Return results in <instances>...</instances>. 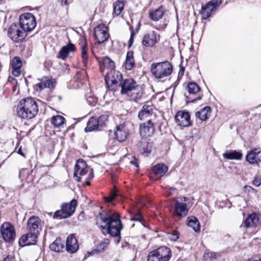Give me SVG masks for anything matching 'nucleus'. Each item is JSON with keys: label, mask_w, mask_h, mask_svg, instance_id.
<instances>
[{"label": "nucleus", "mask_w": 261, "mask_h": 261, "mask_svg": "<svg viewBox=\"0 0 261 261\" xmlns=\"http://www.w3.org/2000/svg\"><path fill=\"white\" fill-rule=\"evenodd\" d=\"M153 106L150 102H147L138 114V117L141 120L146 122L156 121V115L154 112Z\"/></svg>", "instance_id": "obj_11"}, {"label": "nucleus", "mask_w": 261, "mask_h": 261, "mask_svg": "<svg viewBox=\"0 0 261 261\" xmlns=\"http://www.w3.org/2000/svg\"><path fill=\"white\" fill-rule=\"evenodd\" d=\"M20 27L26 33L32 31L36 25V19L30 13L22 14L19 17Z\"/></svg>", "instance_id": "obj_10"}, {"label": "nucleus", "mask_w": 261, "mask_h": 261, "mask_svg": "<svg viewBox=\"0 0 261 261\" xmlns=\"http://www.w3.org/2000/svg\"><path fill=\"white\" fill-rule=\"evenodd\" d=\"M174 119L177 124L180 126L188 127L192 124L190 114L187 112L178 111L176 114Z\"/></svg>", "instance_id": "obj_15"}, {"label": "nucleus", "mask_w": 261, "mask_h": 261, "mask_svg": "<svg viewBox=\"0 0 261 261\" xmlns=\"http://www.w3.org/2000/svg\"><path fill=\"white\" fill-rule=\"evenodd\" d=\"M18 116L22 119H31L36 116L38 112L36 101L31 97L21 99L17 106Z\"/></svg>", "instance_id": "obj_3"}, {"label": "nucleus", "mask_w": 261, "mask_h": 261, "mask_svg": "<svg viewBox=\"0 0 261 261\" xmlns=\"http://www.w3.org/2000/svg\"><path fill=\"white\" fill-rule=\"evenodd\" d=\"M1 232L3 239L7 242H12L15 239V230L10 223H3L1 227Z\"/></svg>", "instance_id": "obj_12"}, {"label": "nucleus", "mask_w": 261, "mask_h": 261, "mask_svg": "<svg viewBox=\"0 0 261 261\" xmlns=\"http://www.w3.org/2000/svg\"><path fill=\"white\" fill-rule=\"evenodd\" d=\"M171 256L170 249L165 246L160 247L149 252L147 261H168Z\"/></svg>", "instance_id": "obj_7"}, {"label": "nucleus", "mask_w": 261, "mask_h": 261, "mask_svg": "<svg viewBox=\"0 0 261 261\" xmlns=\"http://www.w3.org/2000/svg\"><path fill=\"white\" fill-rule=\"evenodd\" d=\"M133 40H134V37L130 36L129 40V46H130L132 44V43L133 42Z\"/></svg>", "instance_id": "obj_55"}, {"label": "nucleus", "mask_w": 261, "mask_h": 261, "mask_svg": "<svg viewBox=\"0 0 261 261\" xmlns=\"http://www.w3.org/2000/svg\"><path fill=\"white\" fill-rule=\"evenodd\" d=\"M211 113V109L210 107L206 106L201 111L196 113L195 116L202 121H205L208 119Z\"/></svg>", "instance_id": "obj_28"}, {"label": "nucleus", "mask_w": 261, "mask_h": 261, "mask_svg": "<svg viewBox=\"0 0 261 261\" xmlns=\"http://www.w3.org/2000/svg\"><path fill=\"white\" fill-rule=\"evenodd\" d=\"M82 215H83V213H81L80 214V216H81Z\"/></svg>", "instance_id": "obj_59"}, {"label": "nucleus", "mask_w": 261, "mask_h": 261, "mask_svg": "<svg viewBox=\"0 0 261 261\" xmlns=\"http://www.w3.org/2000/svg\"><path fill=\"white\" fill-rule=\"evenodd\" d=\"M188 225L192 227L196 232H199L200 230V225L197 218L194 216L189 217L187 219Z\"/></svg>", "instance_id": "obj_30"}, {"label": "nucleus", "mask_w": 261, "mask_h": 261, "mask_svg": "<svg viewBox=\"0 0 261 261\" xmlns=\"http://www.w3.org/2000/svg\"><path fill=\"white\" fill-rule=\"evenodd\" d=\"M216 10V6L214 5L213 2H208L204 7H202L201 14L203 19L208 18L211 13Z\"/></svg>", "instance_id": "obj_22"}, {"label": "nucleus", "mask_w": 261, "mask_h": 261, "mask_svg": "<svg viewBox=\"0 0 261 261\" xmlns=\"http://www.w3.org/2000/svg\"><path fill=\"white\" fill-rule=\"evenodd\" d=\"M45 82V84L46 86V87L48 88H53L54 87V83L51 80H46L44 81Z\"/></svg>", "instance_id": "obj_46"}, {"label": "nucleus", "mask_w": 261, "mask_h": 261, "mask_svg": "<svg viewBox=\"0 0 261 261\" xmlns=\"http://www.w3.org/2000/svg\"><path fill=\"white\" fill-rule=\"evenodd\" d=\"M158 40L156 32L151 31L144 36L142 44L146 47H152L157 42Z\"/></svg>", "instance_id": "obj_18"}, {"label": "nucleus", "mask_w": 261, "mask_h": 261, "mask_svg": "<svg viewBox=\"0 0 261 261\" xmlns=\"http://www.w3.org/2000/svg\"><path fill=\"white\" fill-rule=\"evenodd\" d=\"M108 118V116L106 114L102 115L100 116L98 119L97 120H98L99 124L100 126H102L105 124V122L107 121Z\"/></svg>", "instance_id": "obj_42"}, {"label": "nucleus", "mask_w": 261, "mask_h": 261, "mask_svg": "<svg viewBox=\"0 0 261 261\" xmlns=\"http://www.w3.org/2000/svg\"><path fill=\"white\" fill-rule=\"evenodd\" d=\"M212 2H214V5L216 6V8L218 5V4L221 3V2L219 1V0H213Z\"/></svg>", "instance_id": "obj_53"}, {"label": "nucleus", "mask_w": 261, "mask_h": 261, "mask_svg": "<svg viewBox=\"0 0 261 261\" xmlns=\"http://www.w3.org/2000/svg\"><path fill=\"white\" fill-rule=\"evenodd\" d=\"M152 170L154 174L162 176L168 171V167L164 164H159L153 166Z\"/></svg>", "instance_id": "obj_31"}, {"label": "nucleus", "mask_w": 261, "mask_h": 261, "mask_svg": "<svg viewBox=\"0 0 261 261\" xmlns=\"http://www.w3.org/2000/svg\"><path fill=\"white\" fill-rule=\"evenodd\" d=\"M65 121V118L60 115L54 116L51 118V123L56 127H59L63 125Z\"/></svg>", "instance_id": "obj_35"}, {"label": "nucleus", "mask_w": 261, "mask_h": 261, "mask_svg": "<svg viewBox=\"0 0 261 261\" xmlns=\"http://www.w3.org/2000/svg\"><path fill=\"white\" fill-rule=\"evenodd\" d=\"M172 66L168 61L153 63L151 71L153 75L158 79L169 76L172 72Z\"/></svg>", "instance_id": "obj_6"}, {"label": "nucleus", "mask_w": 261, "mask_h": 261, "mask_svg": "<svg viewBox=\"0 0 261 261\" xmlns=\"http://www.w3.org/2000/svg\"><path fill=\"white\" fill-rule=\"evenodd\" d=\"M74 176L77 181H82L87 186L90 185V180L93 177L92 169L87 167L86 162L83 160L77 161L75 166Z\"/></svg>", "instance_id": "obj_5"}, {"label": "nucleus", "mask_w": 261, "mask_h": 261, "mask_svg": "<svg viewBox=\"0 0 261 261\" xmlns=\"http://www.w3.org/2000/svg\"><path fill=\"white\" fill-rule=\"evenodd\" d=\"M217 256V253L211 251L210 250H206L203 254V258L204 260H212L216 259Z\"/></svg>", "instance_id": "obj_40"}, {"label": "nucleus", "mask_w": 261, "mask_h": 261, "mask_svg": "<svg viewBox=\"0 0 261 261\" xmlns=\"http://www.w3.org/2000/svg\"><path fill=\"white\" fill-rule=\"evenodd\" d=\"M156 121L146 122L140 125V134L142 137L151 136L155 130V124Z\"/></svg>", "instance_id": "obj_16"}, {"label": "nucleus", "mask_w": 261, "mask_h": 261, "mask_svg": "<svg viewBox=\"0 0 261 261\" xmlns=\"http://www.w3.org/2000/svg\"><path fill=\"white\" fill-rule=\"evenodd\" d=\"M243 223L246 228L256 227L261 224V215L252 213L248 216Z\"/></svg>", "instance_id": "obj_17"}, {"label": "nucleus", "mask_w": 261, "mask_h": 261, "mask_svg": "<svg viewBox=\"0 0 261 261\" xmlns=\"http://www.w3.org/2000/svg\"><path fill=\"white\" fill-rule=\"evenodd\" d=\"M43 225V222L37 216H31L27 224L28 232L22 235L19 239L20 246L34 245L37 242L38 235Z\"/></svg>", "instance_id": "obj_2"}, {"label": "nucleus", "mask_w": 261, "mask_h": 261, "mask_svg": "<svg viewBox=\"0 0 261 261\" xmlns=\"http://www.w3.org/2000/svg\"><path fill=\"white\" fill-rule=\"evenodd\" d=\"M80 44L82 50V58L84 66H86L88 59V47L87 45L86 39L84 38L81 39Z\"/></svg>", "instance_id": "obj_24"}, {"label": "nucleus", "mask_w": 261, "mask_h": 261, "mask_svg": "<svg viewBox=\"0 0 261 261\" xmlns=\"http://www.w3.org/2000/svg\"><path fill=\"white\" fill-rule=\"evenodd\" d=\"M130 220L132 221L139 222L144 227H147L145 220L142 217L140 211H137L134 214H133L132 216L130 218Z\"/></svg>", "instance_id": "obj_34"}, {"label": "nucleus", "mask_w": 261, "mask_h": 261, "mask_svg": "<svg viewBox=\"0 0 261 261\" xmlns=\"http://www.w3.org/2000/svg\"><path fill=\"white\" fill-rule=\"evenodd\" d=\"M223 157L227 160H241L242 154L240 151L230 150L225 151L223 154Z\"/></svg>", "instance_id": "obj_26"}, {"label": "nucleus", "mask_w": 261, "mask_h": 261, "mask_svg": "<svg viewBox=\"0 0 261 261\" xmlns=\"http://www.w3.org/2000/svg\"><path fill=\"white\" fill-rule=\"evenodd\" d=\"M260 153L259 148H255L249 151L246 155V160L251 164H254L257 162L259 154Z\"/></svg>", "instance_id": "obj_27"}, {"label": "nucleus", "mask_w": 261, "mask_h": 261, "mask_svg": "<svg viewBox=\"0 0 261 261\" xmlns=\"http://www.w3.org/2000/svg\"><path fill=\"white\" fill-rule=\"evenodd\" d=\"M87 102L89 105H94L97 102V98L95 97L89 96L87 99Z\"/></svg>", "instance_id": "obj_45"}, {"label": "nucleus", "mask_w": 261, "mask_h": 261, "mask_svg": "<svg viewBox=\"0 0 261 261\" xmlns=\"http://www.w3.org/2000/svg\"><path fill=\"white\" fill-rule=\"evenodd\" d=\"M124 2L123 0H117L114 4L113 12L114 13L118 16L124 8Z\"/></svg>", "instance_id": "obj_36"}, {"label": "nucleus", "mask_w": 261, "mask_h": 261, "mask_svg": "<svg viewBox=\"0 0 261 261\" xmlns=\"http://www.w3.org/2000/svg\"><path fill=\"white\" fill-rule=\"evenodd\" d=\"M76 205L77 201L75 199H72L69 203L63 204L61 210L55 212L54 218L62 219L70 217L74 212Z\"/></svg>", "instance_id": "obj_9"}, {"label": "nucleus", "mask_w": 261, "mask_h": 261, "mask_svg": "<svg viewBox=\"0 0 261 261\" xmlns=\"http://www.w3.org/2000/svg\"><path fill=\"white\" fill-rule=\"evenodd\" d=\"M136 34V33L134 32V30H132L131 31V33H130V36H133V37H134V36Z\"/></svg>", "instance_id": "obj_58"}, {"label": "nucleus", "mask_w": 261, "mask_h": 261, "mask_svg": "<svg viewBox=\"0 0 261 261\" xmlns=\"http://www.w3.org/2000/svg\"><path fill=\"white\" fill-rule=\"evenodd\" d=\"M135 65V61L133 56V52L129 51L127 52L125 62V67L127 70H130Z\"/></svg>", "instance_id": "obj_33"}, {"label": "nucleus", "mask_w": 261, "mask_h": 261, "mask_svg": "<svg viewBox=\"0 0 261 261\" xmlns=\"http://www.w3.org/2000/svg\"><path fill=\"white\" fill-rule=\"evenodd\" d=\"M130 164H133V165H135V166H136V167H138V163H137V161H136V159H135V158L134 159V161H130Z\"/></svg>", "instance_id": "obj_52"}, {"label": "nucleus", "mask_w": 261, "mask_h": 261, "mask_svg": "<svg viewBox=\"0 0 261 261\" xmlns=\"http://www.w3.org/2000/svg\"><path fill=\"white\" fill-rule=\"evenodd\" d=\"M169 238L172 241H176L178 238V232L176 231H175L173 234L170 235V236L169 237Z\"/></svg>", "instance_id": "obj_48"}, {"label": "nucleus", "mask_w": 261, "mask_h": 261, "mask_svg": "<svg viewBox=\"0 0 261 261\" xmlns=\"http://www.w3.org/2000/svg\"><path fill=\"white\" fill-rule=\"evenodd\" d=\"M102 64L105 68L108 70H114L115 68L114 62L108 57H105L102 60Z\"/></svg>", "instance_id": "obj_39"}, {"label": "nucleus", "mask_w": 261, "mask_h": 261, "mask_svg": "<svg viewBox=\"0 0 261 261\" xmlns=\"http://www.w3.org/2000/svg\"><path fill=\"white\" fill-rule=\"evenodd\" d=\"M96 252L95 250L92 251L91 252H88L85 255V258L89 257L90 255H93Z\"/></svg>", "instance_id": "obj_50"}, {"label": "nucleus", "mask_w": 261, "mask_h": 261, "mask_svg": "<svg viewBox=\"0 0 261 261\" xmlns=\"http://www.w3.org/2000/svg\"><path fill=\"white\" fill-rule=\"evenodd\" d=\"M36 86L37 90L39 89L40 90H42L45 88H46L44 81H42L41 82L38 83L36 85Z\"/></svg>", "instance_id": "obj_47"}, {"label": "nucleus", "mask_w": 261, "mask_h": 261, "mask_svg": "<svg viewBox=\"0 0 261 261\" xmlns=\"http://www.w3.org/2000/svg\"><path fill=\"white\" fill-rule=\"evenodd\" d=\"M117 195H118L116 192H111L109 197L105 198L106 201L107 202H110L112 201Z\"/></svg>", "instance_id": "obj_44"}, {"label": "nucleus", "mask_w": 261, "mask_h": 261, "mask_svg": "<svg viewBox=\"0 0 261 261\" xmlns=\"http://www.w3.org/2000/svg\"><path fill=\"white\" fill-rule=\"evenodd\" d=\"M106 82L110 90L119 89L120 83L122 81V75L118 71L111 70L107 72L105 77Z\"/></svg>", "instance_id": "obj_8"}, {"label": "nucleus", "mask_w": 261, "mask_h": 261, "mask_svg": "<svg viewBox=\"0 0 261 261\" xmlns=\"http://www.w3.org/2000/svg\"><path fill=\"white\" fill-rule=\"evenodd\" d=\"M61 5H68L67 0H61Z\"/></svg>", "instance_id": "obj_56"}, {"label": "nucleus", "mask_w": 261, "mask_h": 261, "mask_svg": "<svg viewBox=\"0 0 261 261\" xmlns=\"http://www.w3.org/2000/svg\"><path fill=\"white\" fill-rule=\"evenodd\" d=\"M3 261H14V259L12 256H8Z\"/></svg>", "instance_id": "obj_51"}, {"label": "nucleus", "mask_w": 261, "mask_h": 261, "mask_svg": "<svg viewBox=\"0 0 261 261\" xmlns=\"http://www.w3.org/2000/svg\"><path fill=\"white\" fill-rule=\"evenodd\" d=\"M94 36L99 44L103 43L108 39V28L103 24H100L94 28Z\"/></svg>", "instance_id": "obj_14"}, {"label": "nucleus", "mask_w": 261, "mask_h": 261, "mask_svg": "<svg viewBox=\"0 0 261 261\" xmlns=\"http://www.w3.org/2000/svg\"><path fill=\"white\" fill-rule=\"evenodd\" d=\"M187 89L189 93L192 94H196L200 90V87L194 82H190L187 86Z\"/></svg>", "instance_id": "obj_38"}, {"label": "nucleus", "mask_w": 261, "mask_h": 261, "mask_svg": "<svg viewBox=\"0 0 261 261\" xmlns=\"http://www.w3.org/2000/svg\"><path fill=\"white\" fill-rule=\"evenodd\" d=\"M202 95H199L198 97H197L196 98H195L193 100H192V102H194L195 101H197V100H200L202 98Z\"/></svg>", "instance_id": "obj_54"}, {"label": "nucleus", "mask_w": 261, "mask_h": 261, "mask_svg": "<svg viewBox=\"0 0 261 261\" xmlns=\"http://www.w3.org/2000/svg\"><path fill=\"white\" fill-rule=\"evenodd\" d=\"M184 71H185V67L182 66H180V69H179V73H178V76H182L184 74Z\"/></svg>", "instance_id": "obj_49"}, {"label": "nucleus", "mask_w": 261, "mask_h": 261, "mask_svg": "<svg viewBox=\"0 0 261 261\" xmlns=\"http://www.w3.org/2000/svg\"><path fill=\"white\" fill-rule=\"evenodd\" d=\"M120 93L130 98L131 100L137 101L142 96V89L141 86L132 79H127L121 81L119 85Z\"/></svg>", "instance_id": "obj_4"}, {"label": "nucleus", "mask_w": 261, "mask_h": 261, "mask_svg": "<svg viewBox=\"0 0 261 261\" xmlns=\"http://www.w3.org/2000/svg\"><path fill=\"white\" fill-rule=\"evenodd\" d=\"M50 248L55 252H60L64 248V246L60 239H56L50 244Z\"/></svg>", "instance_id": "obj_37"}, {"label": "nucleus", "mask_w": 261, "mask_h": 261, "mask_svg": "<svg viewBox=\"0 0 261 261\" xmlns=\"http://www.w3.org/2000/svg\"><path fill=\"white\" fill-rule=\"evenodd\" d=\"M253 184L256 187H259L261 185V176L257 175L255 176L253 180Z\"/></svg>", "instance_id": "obj_43"}, {"label": "nucleus", "mask_w": 261, "mask_h": 261, "mask_svg": "<svg viewBox=\"0 0 261 261\" xmlns=\"http://www.w3.org/2000/svg\"><path fill=\"white\" fill-rule=\"evenodd\" d=\"M109 240L108 239H105L101 242L98 246V250L99 251H103L109 244Z\"/></svg>", "instance_id": "obj_41"}, {"label": "nucleus", "mask_w": 261, "mask_h": 261, "mask_svg": "<svg viewBox=\"0 0 261 261\" xmlns=\"http://www.w3.org/2000/svg\"><path fill=\"white\" fill-rule=\"evenodd\" d=\"M175 214L179 217H185L187 215L188 210L186 203L177 202L175 206Z\"/></svg>", "instance_id": "obj_25"}, {"label": "nucleus", "mask_w": 261, "mask_h": 261, "mask_svg": "<svg viewBox=\"0 0 261 261\" xmlns=\"http://www.w3.org/2000/svg\"><path fill=\"white\" fill-rule=\"evenodd\" d=\"M115 135L119 142L124 141L128 137L129 133L128 129L124 124L117 126L115 132Z\"/></svg>", "instance_id": "obj_20"}, {"label": "nucleus", "mask_w": 261, "mask_h": 261, "mask_svg": "<svg viewBox=\"0 0 261 261\" xmlns=\"http://www.w3.org/2000/svg\"><path fill=\"white\" fill-rule=\"evenodd\" d=\"M100 221L105 223L101 226L103 233L106 232L115 237V242L119 243L120 241V231L122 228L119 214L111 212L99 213L97 217Z\"/></svg>", "instance_id": "obj_1"}, {"label": "nucleus", "mask_w": 261, "mask_h": 261, "mask_svg": "<svg viewBox=\"0 0 261 261\" xmlns=\"http://www.w3.org/2000/svg\"><path fill=\"white\" fill-rule=\"evenodd\" d=\"M75 50V47L74 44L69 43L67 45L63 46L59 51V58L62 60H65L70 52Z\"/></svg>", "instance_id": "obj_23"}, {"label": "nucleus", "mask_w": 261, "mask_h": 261, "mask_svg": "<svg viewBox=\"0 0 261 261\" xmlns=\"http://www.w3.org/2000/svg\"><path fill=\"white\" fill-rule=\"evenodd\" d=\"M79 249L77 241L73 234L68 236L66 240V250L70 253H75Z\"/></svg>", "instance_id": "obj_19"}, {"label": "nucleus", "mask_w": 261, "mask_h": 261, "mask_svg": "<svg viewBox=\"0 0 261 261\" xmlns=\"http://www.w3.org/2000/svg\"><path fill=\"white\" fill-rule=\"evenodd\" d=\"M99 126L98 120L95 118L92 117L87 123V127L85 128V131L91 132L97 130Z\"/></svg>", "instance_id": "obj_32"}, {"label": "nucleus", "mask_w": 261, "mask_h": 261, "mask_svg": "<svg viewBox=\"0 0 261 261\" xmlns=\"http://www.w3.org/2000/svg\"><path fill=\"white\" fill-rule=\"evenodd\" d=\"M18 153L20 154L21 155L23 156H24V154H23V153L22 152V150H21V148H20L19 149V150H18Z\"/></svg>", "instance_id": "obj_57"}, {"label": "nucleus", "mask_w": 261, "mask_h": 261, "mask_svg": "<svg viewBox=\"0 0 261 261\" xmlns=\"http://www.w3.org/2000/svg\"><path fill=\"white\" fill-rule=\"evenodd\" d=\"M12 73L15 76H18L21 73V67L22 66V61L20 58L15 57L11 61Z\"/></svg>", "instance_id": "obj_21"}, {"label": "nucleus", "mask_w": 261, "mask_h": 261, "mask_svg": "<svg viewBox=\"0 0 261 261\" xmlns=\"http://www.w3.org/2000/svg\"><path fill=\"white\" fill-rule=\"evenodd\" d=\"M8 35L14 41L21 42L25 38L27 34L19 27L14 23L10 25L8 30Z\"/></svg>", "instance_id": "obj_13"}, {"label": "nucleus", "mask_w": 261, "mask_h": 261, "mask_svg": "<svg viewBox=\"0 0 261 261\" xmlns=\"http://www.w3.org/2000/svg\"><path fill=\"white\" fill-rule=\"evenodd\" d=\"M165 13V10L163 7H160L149 12V17L153 21H158L162 18Z\"/></svg>", "instance_id": "obj_29"}]
</instances>
